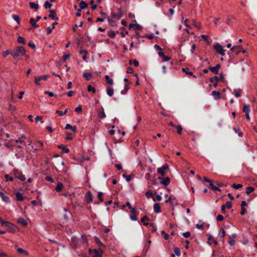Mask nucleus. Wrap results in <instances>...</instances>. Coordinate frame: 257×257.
Segmentation results:
<instances>
[{"label":"nucleus","mask_w":257,"mask_h":257,"mask_svg":"<svg viewBox=\"0 0 257 257\" xmlns=\"http://www.w3.org/2000/svg\"><path fill=\"white\" fill-rule=\"evenodd\" d=\"M26 54V50L23 47H17L11 53L12 56L15 58L19 56H24Z\"/></svg>","instance_id":"obj_1"},{"label":"nucleus","mask_w":257,"mask_h":257,"mask_svg":"<svg viewBox=\"0 0 257 257\" xmlns=\"http://www.w3.org/2000/svg\"><path fill=\"white\" fill-rule=\"evenodd\" d=\"M15 177L22 181L26 180L25 176L18 169H14L13 171Z\"/></svg>","instance_id":"obj_2"},{"label":"nucleus","mask_w":257,"mask_h":257,"mask_svg":"<svg viewBox=\"0 0 257 257\" xmlns=\"http://www.w3.org/2000/svg\"><path fill=\"white\" fill-rule=\"evenodd\" d=\"M214 50L216 51V52L221 56L225 55V50H223L222 46L219 44H216L214 46Z\"/></svg>","instance_id":"obj_3"},{"label":"nucleus","mask_w":257,"mask_h":257,"mask_svg":"<svg viewBox=\"0 0 257 257\" xmlns=\"http://www.w3.org/2000/svg\"><path fill=\"white\" fill-rule=\"evenodd\" d=\"M90 252L92 253V257H102V251L101 249H89Z\"/></svg>","instance_id":"obj_4"},{"label":"nucleus","mask_w":257,"mask_h":257,"mask_svg":"<svg viewBox=\"0 0 257 257\" xmlns=\"http://www.w3.org/2000/svg\"><path fill=\"white\" fill-rule=\"evenodd\" d=\"M118 14H116L114 12H111V16L113 18L118 20V19H120L123 16V13L122 10L120 9H119L118 10Z\"/></svg>","instance_id":"obj_5"},{"label":"nucleus","mask_w":257,"mask_h":257,"mask_svg":"<svg viewBox=\"0 0 257 257\" xmlns=\"http://www.w3.org/2000/svg\"><path fill=\"white\" fill-rule=\"evenodd\" d=\"M224 77L223 73L220 74V76L218 77L217 76H215L213 77H212L210 79V81L211 82L213 83L214 81L218 82L219 81H224Z\"/></svg>","instance_id":"obj_6"},{"label":"nucleus","mask_w":257,"mask_h":257,"mask_svg":"<svg viewBox=\"0 0 257 257\" xmlns=\"http://www.w3.org/2000/svg\"><path fill=\"white\" fill-rule=\"evenodd\" d=\"M49 77L48 75H44L43 76L36 77L35 80V83L37 85H40V81L46 80Z\"/></svg>","instance_id":"obj_7"},{"label":"nucleus","mask_w":257,"mask_h":257,"mask_svg":"<svg viewBox=\"0 0 257 257\" xmlns=\"http://www.w3.org/2000/svg\"><path fill=\"white\" fill-rule=\"evenodd\" d=\"M168 168V165L165 164L160 168L157 169V172L160 174L162 176L165 175V171Z\"/></svg>","instance_id":"obj_8"},{"label":"nucleus","mask_w":257,"mask_h":257,"mask_svg":"<svg viewBox=\"0 0 257 257\" xmlns=\"http://www.w3.org/2000/svg\"><path fill=\"white\" fill-rule=\"evenodd\" d=\"M237 234L236 233H232L229 235V240L228 243L230 246H233L235 244L234 239L236 237Z\"/></svg>","instance_id":"obj_9"},{"label":"nucleus","mask_w":257,"mask_h":257,"mask_svg":"<svg viewBox=\"0 0 257 257\" xmlns=\"http://www.w3.org/2000/svg\"><path fill=\"white\" fill-rule=\"evenodd\" d=\"M220 68V65L217 64L215 67H210L209 69L214 74H218V70Z\"/></svg>","instance_id":"obj_10"},{"label":"nucleus","mask_w":257,"mask_h":257,"mask_svg":"<svg viewBox=\"0 0 257 257\" xmlns=\"http://www.w3.org/2000/svg\"><path fill=\"white\" fill-rule=\"evenodd\" d=\"M0 197L2 198V200L6 203H10V199L8 196H6L4 193L0 191Z\"/></svg>","instance_id":"obj_11"},{"label":"nucleus","mask_w":257,"mask_h":257,"mask_svg":"<svg viewBox=\"0 0 257 257\" xmlns=\"http://www.w3.org/2000/svg\"><path fill=\"white\" fill-rule=\"evenodd\" d=\"M159 179H162V180L160 181V183L161 184L165 186L168 185L170 182V179L169 177H166L164 179H163L161 177H159Z\"/></svg>","instance_id":"obj_12"},{"label":"nucleus","mask_w":257,"mask_h":257,"mask_svg":"<svg viewBox=\"0 0 257 257\" xmlns=\"http://www.w3.org/2000/svg\"><path fill=\"white\" fill-rule=\"evenodd\" d=\"M50 14L49 15V17L50 18H51L53 20H58L59 18H58V17H56L55 10H51L50 11Z\"/></svg>","instance_id":"obj_13"},{"label":"nucleus","mask_w":257,"mask_h":257,"mask_svg":"<svg viewBox=\"0 0 257 257\" xmlns=\"http://www.w3.org/2000/svg\"><path fill=\"white\" fill-rule=\"evenodd\" d=\"M154 212L157 213H159L161 212V206L160 205V204H159V203L154 204Z\"/></svg>","instance_id":"obj_14"},{"label":"nucleus","mask_w":257,"mask_h":257,"mask_svg":"<svg viewBox=\"0 0 257 257\" xmlns=\"http://www.w3.org/2000/svg\"><path fill=\"white\" fill-rule=\"evenodd\" d=\"M182 71L183 72H185L186 74L189 75L190 76H192L195 78H196L195 75H193V73L192 72L190 71L189 68H183L182 69Z\"/></svg>","instance_id":"obj_15"},{"label":"nucleus","mask_w":257,"mask_h":257,"mask_svg":"<svg viewBox=\"0 0 257 257\" xmlns=\"http://www.w3.org/2000/svg\"><path fill=\"white\" fill-rule=\"evenodd\" d=\"M17 252L20 254H24L26 256L29 255L28 252L27 250H26L23 248H18Z\"/></svg>","instance_id":"obj_16"},{"label":"nucleus","mask_w":257,"mask_h":257,"mask_svg":"<svg viewBox=\"0 0 257 257\" xmlns=\"http://www.w3.org/2000/svg\"><path fill=\"white\" fill-rule=\"evenodd\" d=\"M18 222L21 224H22L24 226H26L28 225V223L25 219H24L22 217H19L18 219Z\"/></svg>","instance_id":"obj_17"},{"label":"nucleus","mask_w":257,"mask_h":257,"mask_svg":"<svg viewBox=\"0 0 257 257\" xmlns=\"http://www.w3.org/2000/svg\"><path fill=\"white\" fill-rule=\"evenodd\" d=\"M16 199L18 201H22L24 200V197L23 194L20 192H17L16 194Z\"/></svg>","instance_id":"obj_18"},{"label":"nucleus","mask_w":257,"mask_h":257,"mask_svg":"<svg viewBox=\"0 0 257 257\" xmlns=\"http://www.w3.org/2000/svg\"><path fill=\"white\" fill-rule=\"evenodd\" d=\"M79 54L82 55V59L84 61H86V55L87 51L86 50H81L79 51Z\"/></svg>","instance_id":"obj_19"},{"label":"nucleus","mask_w":257,"mask_h":257,"mask_svg":"<svg viewBox=\"0 0 257 257\" xmlns=\"http://www.w3.org/2000/svg\"><path fill=\"white\" fill-rule=\"evenodd\" d=\"M65 128L66 130L70 129L74 133L76 132L77 130L76 126H72L70 124H67L65 127Z\"/></svg>","instance_id":"obj_20"},{"label":"nucleus","mask_w":257,"mask_h":257,"mask_svg":"<svg viewBox=\"0 0 257 257\" xmlns=\"http://www.w3.org/2000/svg\"><path fill=\"white\" fill-rule=\"evenodd\" d=\"M242 91L241 89H234L233 90V94L236 97H239L241 96V93Z\"/></svg>","instance_id":"obj_21"},{"label":"nucleus","mask_w":257,"mask_h":257,"mask_svg":"<svg viewBox=\"0 0 257 257\" xmlns=\"http://www.w3.org/2000/svg\"><path fill=\"white\" fill-rule=\"evenodd\" d=\"M36 143L37 147L35 149V150L38 151L39 150H42V147L43 146V142L41 141H37Z\"/></svg>","instance_id":"obj_22"},{"label":"nucleus","mask_w":257,"mask_h":257,"mask_svg":"<svg viewBox=\"0 0 257 257\" xmlns=\"http://www.w3.org/2000/svg\"><path fill=\"white\" fill-rule=\"evenodd\" d=\"M0 223L2 225H5L7 227H9L10 226H12V224L10 223L9 222L4 221L2 218L0 217Z\"/></svg>","instance_id":"obj_23"},{"label":"nucleus","mask_w":257,"mask_h":257,"mask_svg":"<svg viewBox=\"0 0 257 257\" xmlns=\"http://www.w3.org/2000/svg\"><path fill=\"white\" fill-rule=\"evenodd\" d=\"M106 93L109 96H112L113 94L114 90L113 88L108 87L106 88Z\"/></svg>","instance_id":"obj_24"},{"label":"nucleus","mask_w":257,"mask_h":257,"mask_svg":"<svg viewBox=\"0 0 257 257\" xmlns=\"http://www.w3.org/2000/svg\"><path fill=\"white\" fill-rule=\"evenodd\" d=\"M29 5L32 9H34L35 11H37L39 9L38 4H35V3L30 2Z\"/></svg>","instance_id":"obj_25"},{"label":"nucleus","mask_w":257,"mask_h":257,"mask_svg":"<svg viewBox=\"0 0 257 257\" xmlns=\"http://www.w3.org/2000/svg\"><path fill=\"white\" fill-rule=\"evenodd\" d=\"M63 185L61 182H59L56 187L55 190L57 192H60L62 190Z\"/></svg>","instance_id":"obj_26"},{"label":"nucleus","mask_w":257,"mask_h":257,"mask_svg":"<svg viewBox=\"0 0 257 257\" xmlns=\"http://www.w3.org/2000/svg\"><path fill=\"white\" fill-rule=\"evenodd\" d=\"M79 7L80 8V10H83V9H84L85 8H87V7H88V5L87 4V3L83 1H82L80 3V5H79Z\"/></svg>","instance_id":"obj_27"},{"label":"nucleus","mask_w":257,"mask_h":257,"mask_svg":"<svg viewBox=\"0 0 257 257\" xmlns=\"http://www.w3.org/2000/svg\"><path fill=\"white\" fill-rule=\"evenodd\" d=\"M242 110L245 113H249L250 112V105H244L243 107Z\"/></svg>","instance_id":"obj_28"},{"label":"nucleus","mask_w":257,"mask_h":257,"mask_svg":"<svg viewBox=\"0 0 257 257\" xmlns=\"http://www.w3.org/2000/svg\"><path fill=\"white\" fill-rule=\"evenodd\" d=\"M36 22L37 21L33 18H31L30 20V23L35 28H38L39 27V26L36 24Z\"/></svg>","instance_id":"obj_29"},{"label":"nucleus","mask_w":257,"mask_h":257,"mask_svg":"<svg viewBox=\"0 0 257 257\" xmlns=\"http://www.w3.org/2000/svg\"><path fill=\"white\" fill-rule=\"evenodd\" d=\"M226 234L225 231L224 229L221 228L220 231L218 234V236L220 238H223Z\"/></svg>","instance_id":"obj_30"},{"label":"nucleus","mask_w":257,"mask_h":257,"mask_svg":"<svg viewBox=\"0 0 257 257\" xmlns=\"http://www.w3.org/2000/svg\"><path fill=\"white\" fill-rule=\"evenodd\" d=\"M212 94L214 96L215 99H218L220 98V94L219 91H213Z\"/></svg>","instance_id":"obj_31"},{"label":"nucleus","mask_w":257,"mask_h":257,"mask_svg":"<svg viewBox=\"0 0 257 257\" xmlns=\"http://www.w3.org/2000/svg\"><path fill=\"white\" fill-rule=\"evenodd\" d=\"M83 76L86 78L87 80H89L92 77V74L90 73H83Z\"/></svg>","instance_id":"obj_32"},{"label":"nucleus","mask_w":257,"mask_h":257,"mask_svg":"<svg viewBox=\"0 0 257 257\" xmlns=\"http://www.w3.org/2000/svg\"><path fill=\"white\" fill-rule=\"evenodd\" d=\"M148 217L145 215L144 216L142 219H141V222L143 223L144 225H145V226H147L148 225V223L146 222V221H148Z\"/></svg>","instance_id":"obj_33"},{"label":"nucleus","mask_w":257,"mask_h":257,"mask_svg":"<svg viewBox=\"0 0 257 257\" xmlns=\"http://www.w3.org/2000/svg\"><path fill=\"white\" fill-rule=\"evenodd\" d=\"M98 116L101 119L105 118L106 117V115L104 112V109L103 108H102V111L98 113Z\"/></svg>","instance_id":"obj_34"},{"label":"nucleus","mask_w":257,"mask_h":257,"mask_svg":"<svg viewBox=\"0 0 257 257\" xmlns=\"http://www.w3.org/2000/svg\"><path fill=\"white\" fill-rule=\"evenodd\" d=\"M58 148L61 149L65 153H68L69 152V149L67 148H66L64 145H59Z\"/></svg>","instance_id":"obj_35"},{"label":"nucleus","mask_w":257,"mask_h":257,"mask_svg":"<svg viewBox=\"0 0 257 257\" xmlns=\"http://www.w3.org/2000/svg\"><path fill=\"white\" fill-rule=\"evenodd\" d=\"M17 42L19 43L23 44H26V41L25 39L22 37V36H19L17 39Z\"/></svg>","instance_id":"obj_36"},{"label":"nucleus","mask_w":257,"mask_h":257,"mask_svg":"<svg viewBox=\"0 0 257 257\" xmlns=\"http://www.w3.org/2000/svg\"><path fill=\"white\" fill-rule=\"evenodd\" d=\"M105 79L108 84L112 85L113 83L112 79L110 78L108 75H105Z\"/></svg>","instance_id":"obj_37"},{"label":"nucleus","mask_w":257,"mask_h":257,"mask_svg":"<svg viewBox=\"0 0 257 257\" xmlns=\"http://www.w3.org/2000/svg\"><path fill=\"white\" fill-rule=\"evenodd\" d=\"M68 111V109H66L64 111L60 110H56V113L58 114L59 116H63Z\"/></svg>","instance_id":"obj_38"},{"label":"nucleus","mask_w":257,"mask_h":257,"mask_svg":"<svg viewBox=\"0 0 257 257\" xmlns=\"http://www.w3.org/2000/svg\"><path fill=\"white\" fill-rule=\"evenodd\" d=\"M86 197L87 198V199L88 200H89V201H92L93 197H92V195L91 194V192H87L86 194Z\"/></svg>","instance_id":"obj_39"},{"label":"nucleus","mask_w":257,"mask_h":257,"mask_svg":"<svg viewBox=\"0 0 257 257\" xmlns=\"http://www.w3.org/2000/svg\"><path fill=\"white\" fill-rule=\"evenodd\" d=\"M193 26L197 28L198 29H200L201 28V25L199 23L197 22L195 20H193Z\"/></svg>","instance_id":"obj_40"},{"label":"nucleus","mask_w":257,"mask_h":257,"mask_svg":"<svg viewBox=\"0 0 257 257\" xmlns=\"http://www.w3.org/2000/svg\"><path fill=\"white\" fill-rule=\"evenodd\" d=\"M210 186L211 187L212 189L214 191H221V190L218 187L215 186L212 182L210 183Z\"/></svg>","instance_id":"obj_41"},{"label":"nucleus","mask_w":257,"mask_h":257,"mask_svg":"<svg viewBox=\"0 0 257 257\" xmlns=\"http://www.w3.org/2000/svg\"><path fill=\"white\" fill-rule=\"evenodd\" d=\"M254 190V188L253 187H248L246 188V192L247 194H249L252 192Z\"/></svg>","instance_id":"obj_42"},{"label":"nucleus","mask_w":257,"mask_h":257,"mask_svg":"<svg viewBox=\"0 0 257 257\" xmlns=\"http://www.w3.org/2000/svg\"><path fill=\"white\" fill-rule=\"evenodd\" d=\"M174 252L175 254L178 256H179L181 255L180 250L178 247L174 248Z\"/></svg>","instance_id":"obj_43"},{"label":"nucleus","mask_w":257,"mask_h":257,"mask_svg":"<svg viewBox=\"0 0 257 257\" xmlns=\"http://www.w3.org/2000/svg\"><path fill=\"white\" fill-rule=\"evenodd\" d=\"M150 229L153 231L155 232L157 230V226L154 223L150 224Z\"/></svg>","instance_id":"obj_44"},{"label":"nucleus","mask_w":257,"mask_h":257,"mask_svg":"<svg viewBox=\"0 0 257 257\" xmlns=\"http://www.w3.org/2000/svg\"><path fill=\"white\" fill-rule=\"evenodd\" d=\"M175 128L177 129V132L178 134L180 135L182 133V127L181 125L176 126Z\"/></svg>","instance_id":"obj_45"},{"label":"nucleus","mask_w":257,"mask_h":257,"mask_svg":"<svg viewBox=\"0 0 257 257\" xmlns=\"http://www.w3.org/2000/svg\"><path fill=\"white\" fill-rule=\"evenodd\" d=\"M52 6V4L50 3L49 2L46 1L45 2L44 7H45V9H48V8L50 9V8H51V7Z\"/></svg>","instance_id":"obj_46"},{"label":"nucleus","mask_w":257,"mask_h":257,"mask_svg":"<svg viewBox=\"0 0 257 257\" xmlns=\"http://www.w3.org/2000/svg\"><path fill=\"white\" fill-rule=\"evenodd\" d=\"M226 208L230 209L232 207V203L230 201H227L225 204H223Z\"/></svg>","instance_id":"obj_47"},{"label":"nucleus","mask_w":257,"mask_h":257,"mask_svg":"<svg viewBox=\"0 0 257 257\" xmlns=\"http://www.w3.org/2000/svg\"><path fill=\"white\" fill-rule=\"evenodd\" d=\"M87 90L88 91H91L93 93L95 92V89L94 87H92L91 85H89L87 87Z\"/></svg>","instance_id":"obj_48"},{"label":"nucleus","mask_w":257,"mask_h":257,"mask_svg":"<svg viewBox=\"0 0 257 257\" xmlns=\"http://www.w3.org/2000/svg\"><path fill=\"white\" fill-rule=\"evenodd\" d=\"M232 187L234 188V189H238L239 188H240L242 187V185L240 184H233L232 185Z\"/></svg>","instance_id":"obj_49"},{"label":"nucleus","mask_w":257,"mask_h":257,"mask_svg":"<svg viewBox=\"0 0 257 257\" xmlns=\"http://www.w3.org/2000/svg\"><path fill=\"white\" fill-rule=\"evenodd\" d=\"M44 93L46 94H48L50 97H53V96H56V95H55L54 93L52 92L48 91H45L44 92Z\"/></svg>","instance_id":"obj_50"},{"label":"nucleus","mask_w":257,"mask_h":257,"mask_svg":"<svg viewBox=\"0 0 257 257\" xmlns=\"http://www.w3.org/2000/svg\"><path fill=\"white\" fill-rule=\"evenodd\" d=\"M94 239H95V241L97 244H98L99 245H103L102 243L101 242L100 240L99 239V238L98 237L95 236Z\"/></svg>","instance_id":"obj_51"},{"label":"nucleus","mask_w":257,"mask_h":257,"mask_svg":"<svg viewBox=\"0 0 257 257\" xmlns=\"http://www.w3.org/2000/svg\"><path fill=\"white\" fill-rule=\"evenodd\" d=\"M16 142L17 143H20L21 144H22V145H23L24 146L26 145L25 141L24 140H22L21 139H18V140H16Z\"/></svg>","instance_id":"obj_52"},{"label":"nucleus","mask_w":257,"mask_h":257,"mask_svg":"<svg viewBox=\"0 0 257 257\" xmlns=\"http://www.w3.org/2000/svg\"><path fill=\"white\" fill-rule=\"evenodd\" d=\"M13 18L17 22L18 24L20 23V20L19 17L18 15H13Z\"/></svg>","instance_id":"obj_53"},{"label":"nucleus","mask_w":257,"mask_h":257,"mask_svg":"<svg viewBox=\"0 0 257 257\" xmlns=\"http://www.w3.org/2000/svg\"><path fill=\"white\" fill-rule=\"evenodd\" d=\"M101 15H102V16L104 18H106V19H107V21H108V22L110 24H111V21L109 17H108L107 16V15H106V14L105 13H103V12H102V13H101Z\"/></svg>","instance_id":"obj_54"},{"label":"nucleus","mask_w":257,"mask_h":257,"mask_svg":"<svg viewBox=\"0 0 257 257\" xmlns=\"http://www.w3.org/2000/svg\"><path fill=\"white\" fill-rule=\"evenodd\" d=\"M234 131L236 133H238V135L239 137L242 136V133L241 132H239V128L238 127H234L233 128Z\"/></svg>","instance_id":"obj_55"},{"label":"nucleus","mask_w":257,"mask_h":257,"mask_svg":"<svg viewBox=\"0 0 257 257\" xmlns=\"http://www.w3.org/2000/svg\"><path fill=\"white\" fill-rule=\"evenodd\" d=\"M183 235L184 237L185 238H188L191 235V233L189 231H187V232H183Z\"/></svg>","instance_id":"obj_56"},{"label":"nucleus","mask_w":257,"mask_h":257,"mask_svg":"<svg viewBox=\"0 0 257 257\" xmlns=\"http://www.w3.org/2000/svg\"><path fill=\"white\" fill-rule=\"evenodd\" d=\"M11 52L10 51H6L3 52V56L4 57H6L9 54H11Z\"/></svg>","instance_id":"obj_57"},{"label":"nucleus","mask_w":257,"mask_h":257,"mask_svg":"<svg viewBox=\"0 0 257 257\" xmlns=\"http://www.w3.org/2000/svg\"><path fill=\"white\" fill-rule=\"evenodd\" d=\"M122 176L124 178H125L126 181L129 182L131 180V175H126L125 174H123Z\"/></svg>","instance_id":"obj_58"},{"label":"nucleus","mask_w":257,"mask_h":257,"mask_svg":"<svg viewBox=\"0 0 257 257\" xmlns=\"http://www.w3.org/2000/svg\"><path fill=\"white\" fill-rule=\"evenodd\" d=\"M213 236L211 235V234H209L208 235V240H207V243L209 244V245H211V241L212 240H213Z\"/></svg>","instance_id":"obj_59"},{"label":"nucleus","mask_w":257,"mask_h":257,"mask_svg":"<svg viewBox=\"0 0 257 257\" xmlns=\"http://www.w3.org/2000/svg\"><path fill=\"white\" fill-rule=\"evenodd\" d=\"M5 146L8 148L12 149V147H13V145L11 143L8 142V143L5 144Z\"/></svg>","instance_id":"obj_60"},{"label":"nucleus","mask_w":257,"mask_h":257,"mask_svg":"<svg viewBox=\"0 0 257 257\" xmlns=\"http://www.w3.org/2000/svg\"><path fill=\"white\" fill-rule=\"evenodd\" d=\"M97 196L100 201L102 202L103 201L102 198V193L101 192H98Z\"/></svg>","instance_id":"obj_61"},{"label":"nucleus","mask_w":257,"mask_h":257,"mask_svg":"<svg viewBox=\"0 0 257 257\" xmlns=\"http://www.w3.org/2000/svg\"><path fill=\"white\" fill-rule=\"evenodd\" d=\"M163 61H168L171 59V58L168 56L164 55V56L162 57Z\"/></svg>","instance_id":"obj_62"},{"label":"nucleus","mask_w":257,"mask_h":257,"mask_svg":"<svg viewBox=\"0 0 257 257\" xmlns=\"http://www.w3.org/2000/svg\"><path fill=\"white\" fill-rule=\"evenodd\" d=\"M223 218H224V217H223V216L222 215L219 214L217 216L216 219L218 221H222L223 220Z\"/></svg>","instance_id":"obj_63"},{"label":"nucleus","mask_w":257,"mask_h":257,"mask_svg":"<svg viewBox=\"0 0 257 257\" xmlns=\"http://www.w3.org/2000/svg\"><path fill=\"white\" fill-rule=\"evenodd\" d=\"M75 111L78 113H80L82 111V107L81 105H79V106L77 107L75 109Z\"/></svg>","instance_id":"obj_64"}]
</instances>
